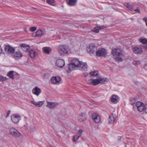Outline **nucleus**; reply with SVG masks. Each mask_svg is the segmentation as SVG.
<instances>
[{
    "label": "nucleus",
    "mask_w": 147,
    "mask_h": 147,
    "mask_svg": "<svg viewBox=\"0 0 147 147\" xmlns=\"http://www.w3.org/2000/svg\"><path fill=\"white\" fill-rule=\"evenodd\" d=\"M114 59L116 60V61H118L119 62H122L123 60L122 58L121 57H119V56H118L117 57H115Z\"/></svg>",
    "instance_id": "obj_34"
},
{
    "label": "nucleus",
    "mask_w": 147,
    "mask_h": 147,
    "mask_svg": "<svg viewBox=\"0 0 147 147\" xmlns=\"http://www.w3.org/2000/svg\"><path fill=\"white\" fill-rule=\"evenodd\" d=\"M79 138L80 137H78L77 135H75L73 136V140L74 142H76Z\"/></svg>",
    "instance_id": "obj_40"
},
{
    "label": "nucleus",
    "mask_w": 147,
    "mask_h": 147,
    "mask_svg": "<svg viewBox=\"0 0 147 147\" xmlns=\"http://www.w3.org/2000/svg\"><path fill=\"white\" fill-rule=\"evenodd\" d=\"M99 28H98V26H97L95 27L94 29L92 30V31L96 33H98L99 32Z\"/></svg>",
    "instance_id": "obj_37"
},
{
    "label": "nucleus",
    "mask_w": 147,
    "mask_h": 147,
    "mask_svg": "<svg viewBox=\"0 0 147 147\" xmlns=\"http://www.w3.org/2000/svg\"><path fill=\"white\" fill-rule=\"evenodd\" d=\"M99 84L100 83L98 78L96 79H93V85L96 86Z\"/></svg>",
    "instance_id": "obj_30"
},
{
    "label": "nucleus",
    "mask_w": 147,
    "mask_h": 147,
    "mask_svg": "<svg viewBox=\"0 0 147 147\" xmlns=\"http://www.w3.org/2000/svg\"><path fill=\"white\" fill-rule=\"evenodd\" d=\"M9 132L10 135L15 137H19L21 134L16 129L13 128L9 129Z\"/></svg>",
    "instance_id": "obj_3"
},
{
    "label": "nucleus",
    "mask_w": 147,
    "mask_h": 147,
    "mask_svg": "<svg viewBox=\"0 0 147 147\" xmlns=\"http://www.w3.org/2000/svg\"><path fill=\"white\" fill-rule=\"evenodd\" d=\"M143 20L144 21H145L146 25L147 26V18L146 17L144 18L143 19Z\"/></svg>",
    "instance_id": "obj_44"
},
{
    "label": "nucleus",
    "mask_w": 147,
    "mask_h": 147,
    "mask_svg": "<svg viewBox=\"0 0 147 147\" xmlns=\"http://www.w3.org/2000/svg\"><path fill=\"white\" fill-rule=\"evenodd\" d=\"M77 0H68V5L70 6H74L76 5Z\"/></svg>",
    "instance_id": "obj_28"
},
{
    "label": "nucleus",
    "mask_w": 147,
    "mask_h": 147,
    "mask_svg": "<svg viewBox=\"0 0 147 147\" xmlns=\"http://www.w3.org/2000/svg\"><path fill=\"white\" fill-rule=\"evenodd\" d=\"M90 74L92 76H96L98 75V71H92L90 73Z\"/></svg>",
    "instance_id": "obj_31"
},
{
    "label": "nucleus",
    "mask_w": 147,
    "mask_h": 147,
    "mask_svg": "<svg viewBox=\"0 0 147 147\" xmlns=\"http://www.w3.org/2000/svg\"><path fill=\"white\" fill-rule=\"evenodd\" d=\"M145 112L147 113V103L145 104L144 110Z\"/></svg>",
    "instance_id": "obj_47"
},
{
    "label": "nucleus",
    "mask_w": 147,
    "mask_h": 147,
    "mask_svg": "<svg viewBox=\"0 0 147 147\" xmlns=\"http://www.w3.org/2000/svg\"><path fill=\"white\" fill-rule=\"evenodd\" d=\"M74 62V64L77 65V69L82 71H86L87 70L88 65L86 63L79 61L78 59Z\"/></svg>",
    "instance_id": "obj_1"
},
{
    "label": "nucleus",
    "mask_w": 147,
    "mask_h": 147,
    "mask_svg": "<svg viewBox=\"0 0 147 147\" xmlns=\"http://www.w3.org/2000/svg\"><path fill=\"white\" fill-rule=\"evenodd\" d=\"M21 47L22 49L25 52L27 51L30 48L29 46L25 44H21Z\"/></svg>",
    "instance_id": "obj_21"
},
{
    "label": "nucleus",
    "mask_w": 147,
    "mask_h": 147,
    "mask_svg": "<svg viewBox=\"0 0 147 147\" xmlns=\"http://www.w3.org/2000/svg\"><path fill=\"white\" fill-rule=\"evenodd\" d=\"M24 120L25 121H26V120H27V118H26V117H24Z\"/></svg>",
    "instance_id": "obj_53"
},
{
    "label": "nucleus",
    "mask_w": 147,
    "mask_h": 147,
    "mask_svg": "<svg viewBox=\"0 0 147 147\" xmlns=\"http://www.w3.org/2000/svg\"><path fill=\"white\" fill-rule=\"evenodd\" d=\"M83 132V131L82 129H80L78 132V136L80 138L82 135V133Z\"/></svg>",
    "instance_id": "obj_38"
},
{
    "label": "nucleus",
    "mask_w": 147,
    "mask_h": 147,
    "mask_svg": "<svg viewBox=\"0 0 147 147\" xmlns=\"http://www.w3.org/2000/svg\"><path fill=\"white\" fill-rule=\"evenodd\" d=\"M69 51L68 46L65 45H59L58 47V51L61 56H63L67 54Z\"/></svg>",
    "instance_id": "obj_2"
},
{
    "label": "nucleus",
    "mask_w": 147,
    "mask_h": 147,
    "mask_svg": "<svg viewBox=\"0 0 147 147\" xmlns=\"http://www.w3.org/2000/svg\"><path fill=\"white\" fill-rule=\"evenodd\" d=\"M135 105L137 108L139 112H142L144 110L145 104L143 103L138 101L136 102Z\"/></svg>",
    "instance_id": "obj_4"
},
{
    "label": "nucleus",
    "mask_w": 147,
    "mask_h": 147,
    "mask_svg": "<svg viewBox=\"0 0 147 147\" xmlns=\"http://www.w3.org/2000/svg\"><path fill=\"white\" fill-rule=\"evenodd\" d=\"M112 53L113 56H120L123 55L121 54V50L119 49H115L112 50Z\"/></svg>",
    "instance_id": "obj_12"
},
{
    "label": "nucleus",
    "mask_w": 147,
    "mask_h": 147,
    "mask_svg": "<svg viewBox=\"0 0 147 147\" xmlns=\"http://www.w3.org/2000/svg\"><path fill=\"white\" fill-rule=\"evenodd\" d=\"M133 51L134 53L137 54H141L142 52V49L141 48L135 47L133 48Z\"/></svg>",
    "instance_id": "obj_20"
},
{
    "label": "nucleus",
    "mask_w": 147,
    "mask_h": 147,
    "mask_svg": "<svg viewBox=\"0 0 147 147\" xmlns=\"http://www.w3.org/2000/svg\"><path fill=\"white\" fill-rule=\"evenodd\" d=\"M98 28H99V30L102 29H103L104 28H105L106 27L103 26H98Z\"/></svg>",
    "instance_id": "obj_48"
},
{
    "label": "nucleus",
    "mask_w": 147,
    "mask_h": 147,
    "mask_svg": "<svg viewBox=\"0 0 147 147\" xmlns=\"http://www.w3.org/2000/svg\"><path fill=\"white\" fill-rule=\"evenodd\" d=\"M29 55L32 58H34L37 55V53L33 50H30L29 51Z\"/></svg>",
    "instance_id": "obj_27"
},
{
    "label": "nucleus",
    "mask_w": 147,
    "mask_h": 147,
    "mask_svg": "<svg viewBox=\"0 0 147 147\" xmlns=\"http://www.w3.org/2000/svg\"><path fill=\"white\" fill-rule=\"evenodd\" d=\"M125 6L129 9L132 11L134 8V5L131 4L130 3H126L125 4Z\"/></svg>",
    "instance_id": "obj_26"
},
{
    "label": "nucleus",
    "mask_w": 147,
    "mask_h": 147,
    "mask_svg": "<svg viewBox=\"0 0 147 147\" xmlns=\"http://www.w3.org/2000/svg\"><path fill=\"white\" fill-rule=\"evenodd\" d=\"M10 111H9L7 113V116L6 117H7L9 116V114H10Z\"/></svg>",
    "instance_id": "obj_50"
},
{
    "label": "nucleus",
    "mask_w": 147,
    "mask_h": 147,
    "mask_svg": "<svg viewBox=\"0 0 147 147\" xmlns=\"http://www.w3.org/2000/svg\"><path fill=\"white\" fill-rule=\"evenodd\" d=\"M41 89L37 86H36L32 90V92L33 94L36 95L37 96H38L41 93Z\"/></svg>",
    "instance_id": "obj_9"
},
{
    "label": "nucleus",
    "mask_w": 147,
    "mask_h": 147,
    "mask_svg": "<svg viewBox=\"0 0 147 147\" xmlns=\"http://www.w3.org/2000/svg\"><path fill=\"white\" fill-rule=\"evenodd\" d=\"M134 11H135L138 13H140V10L139 8H137L136 9H134Z\"/></svg>",
    "instance_id": "obj_45"
},
{
    "label": "nucleus",
    "mask_w": 147,
    "mask_h": 147,
    "mask_svg": "<svg viewBox=\"0 0 147 147\" xmlns=\"http://www.w3.org/2000/svg\"><path fill=\"white\" fill-rule=\"evenodd\" d=\"M36 27H31L30 28V30L31 32H34L36 30Z\"/></svg>",
    "instance_id": "obj_43"
},
{
    "label": "nucleus",
    "mask_w": 147,
    "mask_h": 147,
    "mask_svg": "<svg viewBox=\"0 0 147 147\" xmlns=\"http://www.w3.org/2000/svg\"><path fill=\"white\" fill-rule=\"evenodd\" d=\"M88 74L86 72L84 73L82 75L83 76L86 77H87V76H88Z\"/></svg>",
    "instance_id": "obj_46"
},
{
    "label": "nucleus",
    "mask_w": 147,
    "mask_h": 147,
    "mask_svg": "<svg viewBox=\"0 0 147 147\" xmlns=\"http://www.w3.org/2000/svg\"><path fill=\"white\" fill-rule=\"evenodd\" d=\"M122 138V136H119L117 138V139L118 140H119L121 139Z\"/></svg>",
    "instance_id": "obj_49"
},
{
    "label": "nucleus",
    "mask_w": 147,
    "mask_h": 147,
    "mask_svg": "<svg viewBox=\"0 0 147 147\" xmlns=\"http://www.w3.org/2000/svg\"><path fill=\"white\" fill-rule=\"evenodd\" d=\"M7 79L6 77H4L2 76H0V80L1 81H4Z\"/></svg>",
    "instance_id": "obj_41"
},
{
    "label": "nucleus",
    "mask_w": 147,
    "mask_h": 147,
    "mask_svg": "<svg viewBox=\"0 0 147 147\" xmlns=\"http://www.w3.org/2000/svg\"><path fill=\"white\" fill-rule=\"evenodd\" d=\"M55 64L58 67H62L65 65V62L63 60L59 59L56 60Z\"/></svg>",
    "instance_id": "obj_11"
},
{
    "label": "nucleus",
    "mask_w": 147,
    "mask_h": 147,
    "mask_svg": "<svg viewBox=\"0 0 147 147\" xmlns=\"http://www.w3.org/2000/svg\"><path fill=\"white\" fill-rule=\"evenodd\" d=\"M75 60H77V59H73L71 61V62L70 64H69L68 65V68L70 70H74L75 68H76L77 69V65H75L74 63V61Z\"/></svg>",
    "instance_id": "obj_10"
},
{
    "label": "nucleus",
    "mask_w": 147,
    "mask_h": 147,
    "mask_svg": "<svg viewBox=\"0 0 147 147\" xmlns=\"http://www.w3.org/2000/svg\"><path fill=\"white\" fill-rule=\"evenodd\" d=\"M49 74L48 73L43 74L42 75V77L43 79H47L49 76Z\"/></svg>",
    "instance_id": "obj_33"
},
{
    "label": "nucleus",
    "mask_w": 147,
    "mask_h": 147,
    "mask_svg": "<svg viewBox=\"0 0 147 147\" xmlns=\"http://www.w3.org/2000/svg\"><path fill=\"white\" fill-rule=\"evenodd\" d=\"M96 50L97 48L93 44H90L89 46V48L87 49L88 51L90 53H94Z\"/></svg>",
    "instance_id": "obj_8"
},
{
    "label": "nucleus",
    "mask_w": 147,
    "mask_h": 147,
    "mask_svg": "<svg viewBox=\"0 0 147 147\" xmlns=\"http://www.w3.org/2000/svg\"><path fill=\"white\" fill-rule=\"evenodd\" d=\"M14 71H9L8 74H7V76L8 77H9L10 78L12 79H14V75L13 73Z\"/></svg>",
    "instance_id": "obj_29"
},
{
    "label": "nucleus",
    "mask_w": 147,
    "mask_h": 147,
    "mask_svg": "<svg viewBox=\"0 0 147 147\" xmlns=\"http://www.w3.org/2000/svg\"><path fill=\"white\" fill-rule=\"evenodd\" d=\"M86 119V115L82 113H81L78 117V120L80 121H82Z\"/></svg>",
    "instance_id": "obj_23"
},
{
    "label": "nucleus",
    "mask_w": 147,
    "mask_h": 147,
    "mask_svg": "<svg viewBox=\"0 0 147 147\" xmlns=\"http://www.w3.org/2000/svg\"><path fill=\"white\" fill-rule=\"evenodd\" d=\"M31 103L34 104V105L36 107H41L45 102V101H39L38 102L34 101H31Z\"/></svg>",
    "instance_id": "obj_19"
},
{
    "label": "nucleus",
    "mask_w": 147,
    "mask_h": 147,
    "mask_svg": "<svg viewBox=\"0 0 147 147\" xmlns=\"http://www.w3.org/2000/svg\"><path fill=\"white\" fill-rule=\"evenodd\" d=\"M2 49L1 46H0V54H1L2 53Z\"/></svg>",
    "instance_id": "obj_51"
},
{
    "label": "nucleus",
    "mask_w": 147,
    "mask_h": 147,
    "mask_svg": "<svg viewBox=\"0 0 147 147\" xmlns=\"http://www.w3.org/2000/svg\"><path fill=\"white\" fill-rule=\"evenodd\" d=\"M5 50L8 53L11 54L13 53L15 50V48L9 45H6L5 47Z\"/></svg>",
    "instance_id": "obj_6"
},
{
    "label": "nucleus",
    "mask_w": 147,
    "mask_h": 147,
    "mask_svg": "<svg viewBox=\"0 0 147 147\" xmlns=\"http://www.w3.org/2000/svg\"><path fill=\"white\" fill-rule=\"evenodd\" d=\"M140 42L143 44H147V39L146 38L140 39Z\"/></svg>",
    "instance_id": "obj_32"
},
{
    "label": "nucleus",
    "mask_w": 147,
    "mask_h": 147,
    "mask_svg": "<svg viewBox=\"0 0 147 147\" xmlns=\"http://www.w3.org/2000/svg\"><path fill=\"white\" fill-rule=\"evenodd\" d=\"M24 30L25 32H27V29L26 28H24Z\"/></svg>",
    "instance_id": "obj_52"
},
{
    "label": "nucleus",
    "mask_w": 147,
    "mask_h": 147,
    "mask_svg": "<svg viewBox=\"0 0 147 147\" xmlns=\"http://www.w3.org/2000/svg\"><path fill=\"white\" fill-rule=\"evenodd\" d=\"M130 100L131 105H134L136 102V100L133 98H131Z\"/></svg>",
    "instance_id": "obj_39"
},
{
    "label": "nucleus",
    "mask_w": 147,
    "mask_h": 147,
    "mask_svg": "<svg viewBox=\"0 0 147 147\" xmlns=\"http://www.w3.org/2000/svg\"><path fill=\"white\" fill-rule=\"evenodd\" d=\"M21 116L18 114H14L11 116V119L14 123L19 122L21 119Z\"/></svg>",
    "instance_id": "obj_5"
},
{
    "label": "nucleus",
    "mask_w": 147,
    "mask_h": 147,
    "mask_svg": "<svg viewBox=\"0 0 147 147\" xmlns=\"http://www.w3.org/2000/svg\"><path fill=\"white\" fill-rule=\"evenodd\" d=\"M115 117L113 114H112L109 117L108 119V123L112 124L113 123L115 120Z\"/></svg>",
    "instance_id": "obj_18"
},
{
    "label": "nucleus",
    "mask_w": 147,
    "mask_h": 147,
    "mask_svg": "<svg viewBox=\"0 0 147 147\" xmlns=\"http://www.w3.org/2000/svg\"><path fill=\"white\" fill-rule=\"evenodd\" d=\"M13 54V56L16 59H19L23 56L22 53L19 51L14 52Z\"/></svg>",
    "instance_id": "obj_15"
},
{
    "label": "nucleus",
    "mask_w": 147,
    "mask_h": 147,
    "mask_svg": "<svg viewBox=\"0 0 147 147\" xmlns=\"http://www.w3.org/2000/svg\"><path fill=\"white\" fill-rule=\"evenodd\" d=\"M133 63L134 65L136 66H138L140 64V61H134Z\"/></svg>",
    "instance_id": "obj_36"
},
{
    "label": "nucleus",
    "mask_w": 147,
    "mask_h": 147,
    "mask_svg": "<svg viewBox=\"0 0 147 147\" xmlns=\"http://www.w3.org/2000/svg\"><path fill=\"white\" fill-rule=\"evenodd\" d=\"M98 79L100 84H106L109 81V79L106 78L100 77Z\"/></svg>",
    "instance_id": "obj_22"
},
{
    "label": "nucleus",
    "mask_w": 147,
    "mask_h": 147,
    "mask_svg": "<svg viewBox=\"0 0 147 147\" xmlns=\"http://www.w3.org/2000/svg\"><path fill=\"white\" fill-rule=\"evenodd\" d=\"M96 54L97 56L100 57L105 55L106 54V52L104 49H101L96 52Z\"/></svg>",
    "instance_id": "obj_13"
},
{
    "label": "nucleus",
    "mask_w": 147,
    "mask_h": 147,
    "mask_svg": "<svg viewBox=\"0 0 147 147\" xmlns=\"http://www.w3.org/2000/svg\"><path fill=\"white\" fill-rule=\"evenodd\" d=\"M47 2L50 5H53L54 4L55 1L54 0H47Z\"/></svg>",
    "instance_id": "obj_35"
},
{
    "label": "nucleus",
    "mask_w": 147,
    "mask_h": 147,
    "mask_svg": "<svg viewBox=\"0 0 147 147\" xmlns=\"http://www.w3.org/2000/svg\"><path fill=\"white\" fill-rule=\"evenodd\" d=\"M51 82L54 84L59 83L61 81V78L59 77H53L51 79Z\"/></svg>",
    "instance_id": "obj_17"
},
{
    "label": "nucleus",
    "mask_w": 147,
    "mask_h": 147,
    "mask_svg": "<svg viewBox=\"0 0 147 147\" xmlns=\"http://www.w3.org/2000/svg\"><path fill=\"white\" fill-rule=\"evenodd\" d=\"M42 49L43 52L46 54H49L51 51V49L49 47H44Z\"/></svg>",
    "instance_id": "obj_25"
},
{
    "label": "nucleus",
    "mask_w": 147,
    "mask_h": 147,
    "mask_svg": "<svg viewBox=\"0 0 147 147\" xmlns=\"http://www.w3.org/2000/svg\"><path fill=\"white\" fill-rule=\"evenodd\" d=\"M58 104L56 102H48L46 106L48 108L51 109L56 107Z\"/></svg>",
    "instance_id": "obj_16"
},
{
    "label": "nucleus",
    "mask_w": 147,
    "mask_h": 147,
    "mask_svg": "<svg viewBox=\"0 0 147 147\" xmlns=\"http://www.w3.org/2000/svg\"><path fill=\"white\" fill-rule=\"evenodd\" d=\"M93 121L96 123H99L100 121V117L98 114L96 113H93L92 116Z\"/></svg>",
    "instance_id": "obj_7"
},
{
    "label": "nucleus",
    "mask_w": 147,
    "mask_h": 147,
    "mask_svg": "<svg viewBox=\"0 0 147 147\" xmlns=\"http://www.w3.org/2000/svg\"><path fill=\"white\" fill-rule=\"evenodd\" d=\"M93 79H91L89 80L87 82L88 84H92L93 85Z\"/></svg>",
    "instance_id": "obj_42"
},
{
    "label": "nucleus",
    "mask_w": 147,
    "mask_h": 147,
    "mask_svg": "<svg viewBox=\"0 0 147 147\" xmlns=\"http://www.w3.org/2000/svg\"><path fill=\"white\" fill-rule=\"evenodd\" d=\"M45 34V31L41 30H37L36 32V36L38 37H41Z\"/></svg>",
    "instance_id": "obj_24"
},
{
    "label": "nucleus",
    "mask_w": 147,
    "mask_h": 147,
    "mask_svg": "<svg viewBox=\"0 0 147 147\" xmlns=\"http://www.w3.org/2000/svg\"><path fill=\"white\" fill-rule=\"evenodd\" d=\"M111 100L112 103L116 104L119 102V98L117 96L113 95L111 97Z\"/></svg>",
    "instance_id": "obj_14"
}]
</instances>
